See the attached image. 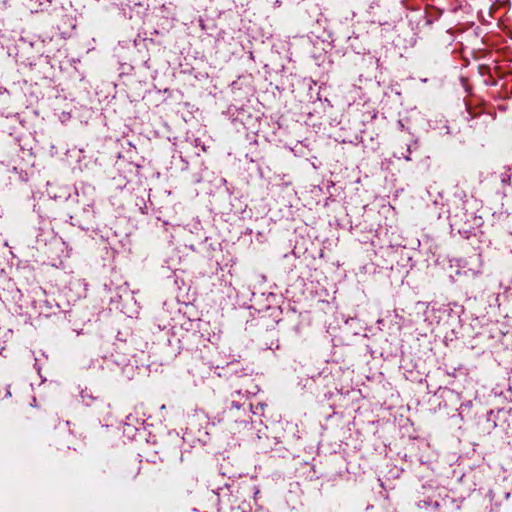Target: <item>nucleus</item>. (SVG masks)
Here are the masks:
<instances>
[{"label":"nucleus","instance_id":"1","mask_svg":"<svg viewBox=\"0 0 512 512\" xmlns=\"http://www.w3.org/2000/svg\"><path fill=\"white\" fill-rule=\"evenodd\" d=\"M139 472H140V466L139 465H137V466H135V467H133L131 469L127 468V471H126L124 477L126 479L134 480L138 476Z\"/></svg>","mask_w":512,"mask_h":512},{"label":"nucleus","instance_id":"2","mask_svg":"<svg viewBox=\"0 0 512 512\" xmlns=\"http://www.w3.org/2000/svg\"><path fill=\"white\" fill-rule=\"evenodd\" d=\"M230 407H226V410L224 411V413H226L227 410H231L232 408H236L237 410H240L241 407H242V403H240L239 401H236V400H231L230 402Z\"/></svg>","mask_w":512,"mask_h":512},{"label":"nucleus","instance_id":"3","mask_svg":"<svg viewBox=\"0 0 512 512\" xmlns=\"http://www.w3.org/2000/svg\"><path fill=\"white\" fill-rule=\"evenodd\" d=\"M5 396H6V397H10V396H11V392H10L8 389H6V394H5Z\"/></svg>","mask_w":512,"mask_h":512},{"label":"nucleus","instance_id":"4","mask_svg":"<svg viewBox=\"0 0 512 512\" xmlns=\"http://www.w3.org/2000/svg\"><path fill=\"white\" fill-rule=\"evenodd\" d=\"M508 179H510V176H507V179L503 178L502 182H508Z\"/></svg>","mask_w":512,"mask_h":512},{"label":"nucleus","instance_id":"5","mask_svg":"<svg viewBox=\"0 0 512 512\" xmlns=\"http://www.w3.org/2000/svg\"><path fill=\"white\" fill-rule=\"evenodd\" d=\"M508 179H510V176H507V179L503 178L502 182H508Z\"/></svg>","mask_w":512,"mask_h":512},{"label":"nucleus","instance_id":"6","mask_svg":"<svg viewBox=\"0 0 512 512\" xmlns=\"http://www.w3.org/2000/svg\"><path fill=\"white\" fill-rule=\"evenodd\" d=\"M508 179H510V176H507V179L503 178L502 182H508Z\"/></svg>","mask_w":512,"mask_h":512},{"label":"nucleus","instance_id":"7","mask_svg":"<svg viewBox=\"0 0 512 512\" xmlns=\"http://www.w3.org/2000/svg\"><path fill=\"white\" fill-rule=\"evenodd\" d=\"M235 394H236L237 396H241V393H240V392H235Z\"/></svg>","mask_w":512,"mask_h":512}]
</instances>
